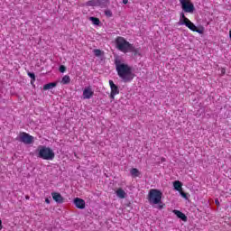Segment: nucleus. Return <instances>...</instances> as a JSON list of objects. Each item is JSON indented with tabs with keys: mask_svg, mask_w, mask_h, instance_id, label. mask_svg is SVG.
<instances>
[{
	"mask_svg": "<svg viewBox=\"0 0 231 231\" xmlns=\"http://www.w3.org/2000/svg\"><path fill=\"white\" fill-rule=\"evenodd\" d=\"M148 199L150 203H153V205H158L162 203V191L159 189H152L148 194Z\"/></svg>",
	"mask_w": 231,
	"mask_h": 231,
	"instance_id": "nucleus-5",
	"label": "nucleus"
},
{
	"mask_svg": "<svg viewBox=\"0 0 231 231\" xmlns=\"http://www.w3.org/2000/svg\"><path fill=\"white\" fill-rule=\"evenodd\" d=\"M69 82H71V78L68 75H65L61 79V84H69Z\"/></svg>",
	"mask_w": 231,
	"mask_h": 231,
	"instance_id": "nucleus-19",
	"label": "nucleus"
},
{
	"mask_svg": "<svg viewBox=\"0 0 231 231\" xmlns=\"http://www.w3.org/2000/svg\"><path fill=\"white\" fill-rule=\"evenodd\" d=\"M26 199H30V197H26Z\"/></svg>",
	"mask_w": 231,
	"mask_h": 231,
	"instance_id": "nucleus-31",
	"label": "nucleus"
},
{
	"mask_svg": "<svg viewBox=\"0 0 231 231\" xmlns=\"http://www.w3.org/2000/svg\"><path fill=\"white\" fill-rule=\"evenodd\" d=\"M215 203H216V205H219V200L216 199Z\"/></svg>",
	"mask_w": 231,
	"mask_h": 231,
	"instance_id": "nucleus-28",
	"label": "nucleus"
},
{
	"mask_svg": "<svg viewBox=\"0 0 231 231\" xmlns=\"http://www.w3.org/2000/svg\"><path fill=\"white\" fill-rule=\"evenodd\" d=\"M56 87H57V83L55 82L48 83L43 86V90L48 91V89H53V88H56Z\"/></svg>",
	"mask_w": 231,
	"mask_h": 231,
	"instance_id": "nucleus-14",
	"label": "nucleus"
},
{
	"mask_svg": "<svg viewBox=\"0 0 231 231\" xmlns=\"http://www.w3.org/2000/svg\"><path fill=\"white\" fill-rule=\"evenodd\" d=\"M180 3V6L182 8V12L184 14H194V10H196V7H194V4L190 0H179Z\"/></svg>",
	"mask_w": 231,
	"mask_h": 231,
	"instance_id": "nucleus-6",
	"label": "nucleus"
},
{
	"mask_svg": "<svg viewBox=\"0 0 231 231\" xmlns=\"http://www.w3.org/2000/svg\"><path fill=\"white\" fill-rule=\"evenodd\" d=\"M109 86H110V89H111V92H110V98L112 100H115V96L116 95H120V89L118 88V86H116L115 84V82H113V80H109Z\"/></svg>",
	"mask_w": 231,
	"mask_h": 231,
	"instance_id": "nucleus-8",
	"label": "nucleus"
},
{
	"mask_svg": "<svg viewBox=\"0 0 231 231\" xmlns=\"http://www.w3.org/2000/svg\"><path fill=\"white\" fill-rule=\"evenodd\" d=\"M3 229V221L0 219V230Z\"/></svg>",
	"mask_w": 231,
	"mask_h": 231,
	"instance_id": "nucleus-26",
	"label": "nucleus"
},
{
	"mask_svg": "<svg viewBox=\"0 0 231 231\" xmlns=\"http://www.w3.org/2000/svg\"><path fill=\"white\" fill-rule=\"evenodd\" d=\"M38 158L52 161L55 159V152L50 147L40 145L38 147Z\"/></svg>",
	"mask_w": 231,
	"mask_h": 231,
	"instance_id": "nucleus-3",
	"label": "nucleus"
},
{
	"mask_svg": "<svg viewBox=\"0 0 231 231\" xmlns=\"http://www.w3.org/2000/svg\"><path fill=\"white\" fill-rule=\"evenodd\" d=\"M130 173H131V176H133V178H139L140 176V171H138V169L136 168H133L131 171H130Z\"/></svg>",
	"mask_w": 231,
	"mask_h": 231,
	"instance_id": "nucleus-15",
	"label": "nucleus"
},
{
	"mask_svg": "<svg viewBox=\"0 0 231 231\" xmlns=\"http://www.w3.org/2000/svg\"><path fill=\"white\" fill-rule=\"evenodd\" d=\"M179 192H180V196H181L182 198H184L185 199H187V193H185V192L183 191V189L179 190Z\"/></svg>",
	"mask_w": 231,
	"mask_h": 231,
	"instance_id": "nucleus-22",
	"label": "nucleus"
},
{
	"mask_svg": "<svg viewBox=\"0 0 231 231\" xmlns=\"http://www.w3.org/2000/svg\"><path fill=\"white\" fill-rule=\"evenodd\" d=\"M94 55H96V57H100V55H102V51L99 49L94 50Z\"/></svg>",
	"mask_w": 231,
	"mask_h": 231,
	"instance_id": "nucleus-20",
	"label": "nucleus"
},
{
	"mask_svg": "<svg viewBox=\"0 0 231 231\" xmlns=\"http://www.w3.org/2000/svg\"><path fill=\"white\" fill-rule=\"evenodd\" d=\"M74 205L77 207V208H79L81 210L86 208V201L79 198H76L74 199Z\"/></svg>",
	"mask_w": 231,
	"mask_h": 231,
	"instance_id": "nucleus-11",
	"label": "nucleus"
},
{
	"mask_svg": "<svg viewBox=\"0 0 231 231\" xmlns=\"http://www.w3.org/2000/svg\"><path fill=\"white\" fill-rule=\"evenodd\" d=\"M229 37H230V39H231V31H229Z\"/></svg>",
	"mask_w": 231,
	"mask_h": 231,
	"instance_id": "nucleus-29",
	"label": "nucleus"
},
{
	"mask_svg": "<svg viewBox=\"0 0 231 231\" xmlns=\"http://www.w3.org/2000/svg\"><path fill=\"white\" fill-rule=\"evenodd\" d=\"M116 69L118 77L125 82H131L133 80V69L125 63H122L120 60H115Z\"/></svg>",
	"mask_w": 231,
	"mask_h": 231,
	"instance_id": "nucleus-1",
	"label": "nucleus"
},
{
	"mask_svg": "<svg viewBox=\"0 0 231 231\" xmlns=\"http://www.w3.org/2000/svg\"><path fill=\"white\" fill-rule=\"evenodd\" d=\"M173 187H174L175 190H178V192H179L180 190L182 189L181 187H183V184H181V182L180 180H175L173 182Z\"/></svg>",
	"mask_w": 231,
	"mask_h": 231,
	"instance_id": "nucleus-16",
	"label": "nucleus"
},
{
	"mask_svg": "<svg viewBox=\"0 0 231 231\" xmlns=\"http://www.w3.org/2000/svg\"><path fill=\"white\" fill-rule=\"evenodd\" d=\"M45 203H47V205H50V203H51V202L50 201V199L46 198L45 199Z\"/></svg>",
	"mask_w": 231,
	"mask_h": 231,
	"instance_id": "nucleus-25",
	"label": "nucleus"
},
{
	"mask_svg": "<svg viewBox=\"0 0 231 231\" xmlns=\"http://www.w3.org/2000/svg\"><path fill=\"white\" fill-rule=\"evenodd\" d=\"M100 2L98 0H90L87 2V6H97Z\"/></svg>",
	"mask_w": 231,
	"mask_h": 231,
	"instance_id": "nucleus-17",
	"label": "nucleus"
},
{
	"mask_svg": "<svg viewBox=\"0 0 231 231\" xmlns=\"http://www.w3.org/2000/svg\"><path fill=\"white\" fill-rule=\"evenodd\" d=\"M116 194L117 198H120V199H125V196H127V194L125 193V190H124L122 188L117 189L116 191Z\"/></svg>",
	"mask_w": 231,
	"mask_h": 231,
	"instance_id": "nucleus-13",
	"label": "nucleus"
},
{
	"mask_svg": "<svg viewBox=\"0 0 231 231\" xmlns=\"http://www.w3.org/2000/svg\"><path fill=\"white\" fill-rule=\"evenodd\" d=\"M20 142L25 143V145H30L33 142V136L26 132H21L19 134Z\"/></svg>",
	"mask_w": 231,
	"mask_h": 231,
	"instance_id": "nucleus-7",
	"label": "nucleus"
},
{
	"mask_svg": "<svg viewBox=\"0 0 231 231\" xmlns=\"http://www.w3.org/2000/svg\"><path fill=\"white\" fill-rule=\"evenodd\" d=\"M93 95H95V92L93 91V88H91V87H88L83 90L84 100H89V98H91Z\"/></svg>",
	"mask_w": 231,
	"mask_h": 231,
	"instance_id": "nucleus-9",
	"label": "nucleus"
},
{
	"mask_svg": "<svg viewBox=\"0 0 231 231\" xmlns=\"http://www.w3.org/2000/svg\"><path fill=\"white\" fill-rule=\"evenodd\" d=\"M173 214H175V216H177V217H179V219H181L182 221L187 222L188 218L183 212H181L178 209H174Z\"/></svg>",
	"mask_w": 231,
	"mask_h": 231,
	"instance_id": "nucleus-12",
	"label": "nucleus"
},
{
	"mask_svg": "<svg viewBox=\"0 0 231 231\" xmlns=\"http://www.w3.org/2000/svg\"><path fill=\"white\" fill-rule=\"evenodd\" d=\"M116 46L119 51L123 53L133 52L135 53L137 51L136 48L133 46L125 38L117 36L116 38Z\"/></svg>",
	"mask_w": 231,
	"mask_h": 231,
	"instance_id": "nucleus-2",
	"label": "nucleus"
},
{
	"mask_svg": "<svg viewBox=\"0 0 231 231\" xmlns=\"http://www.w3.org/2000/svg\"><path fill=\"white\" fill-rule=\"evenodd\" d=\"M105 15H106V17H113V12H111V10H106Z\"/></svg>",
	"mask_w": 231,
	"mask_h": 231,
	"instance_id": "nucleus-21",
	"label": "nucleus"
},
{
	"mask_svg": "<svg viewBox=\"0 0 231 231\" xmlns=\"http://www.w3.org/2000/svg\"><path fill=\"white\" fill-rule=\"evenodd\" d=\"M162 162H165V158H162Z\"/></svg>",
	"mask_w": 231,
	"mask_h": 231,
	"instance_id": "nucleus-30",
	"label": "nucleus"
},
{
	"mask_svg": "<svg viewBox=\"0 0 231 231\" xmlns=\"http://www.w3.org/2000/svg\"><path fill=\"white\" fill-rule=\"evenodd\" d=\"M180 18L183 19L182 24L187 26V28H189V30H191V32H196L197 33L200 34H203L205 32V29L203 27L198 29L196 24H194V23H192L190 20H189V18L185 16L184 13H180Z\"/></svg>",
	"mask_w": 231,
	"mask_h": 231,
	"instance_id": "nucleus-4",
	"label": "nucleus"
},
{
	"mask_svg": "<svg viewBox=\"0 0 231 231\" xmlns=\"http://www.w3.org/2000/svg\"><path fill=\"white\" fill-rule=\"evenodd\" d=\"M52 199L57 202L59 205H62L64 203L65 199L62 197V195L59 192H52L51 193Z\"/></svg>",
	"mask_w": 231,
	"mask_h": 231,
	"instance_id": "nucleus-10",
	"label": "nucleus"
},
{
	"mask_svg": "<svg viewBox=\"0 0 231 231\" xmlns=\"http://www.w3.org/2000/svg\"><path fill=\"white\" fill-rule=\"evenodd\" d=\"M89 21L92 22L93 24H95L96 26H98L100 24V19H98L97 17H90Z\"/></svg>",
	"mask_w": 231,
	"mask_h": 231,
	"instance_id": "nucleus-18",
	"label": "nucleus"
},
{
	"mask_svg": "<svg viewBox=\"0 0 231 231\" xmlns=\"http://www.w3.org/2000/svg\"><path fill=\"white\" fill-rule=\"evenodd\" d=\"M124 5H127L129 3V0H123Z\"/></svg>",
	"mask_w": 231,
	"mask_h": 231,
	"instance_id": "nucleus-27",
	"label": "nucleus"
},
{
	"mask_svg": "<svg viewBox=\"0 0 231 231\" xmlns=\"http://www.w3.org/2000/svg\"><path fill=\"white\" fill-rule=\"evenodd\" d=\"M28 76H29L30 79H32V80H35V74H34V73L28 72Z\"/></svg>",
	"mask_w": 231,
	"mask_h": 231,
	"instance_id": "nucleus-23",
	"label": "nucleus"
},
{
	"mask_svg": "<svg viewBox=\"0 0 231 231\" xmlns=\"http://www.w3.org/2000/svg\"><path fill=\"white\" fill-rule=\"evenodd\" d=\"M60 73H64V71H66V67L64 65H61L60 67Z\"/></svg>",
	"mask_w": 231,
	"mask_h": 231,
	"instance_id": "nucleus-24",
	"label": "nucleus"
}]
</instances>
